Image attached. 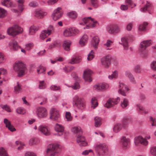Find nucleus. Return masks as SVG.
Instances as JSON below:
<instances>
[{"label":"nucleus","mask_w":156,"mask_h":156,"mask_svg":"<svg viewBox=\"0 0 156 156\" xmlns=\"http://www.w3.org/2000/svg\"><path fill=\"white\" fill-rule=\"evenodd\" d=\"M13 70L17 73V76L22 77L25 74L27 70L25 65L21 61H18L13 64Z\"/></svg>","instance_id":"obj_1"},{"label":"nucleus","mask_w":156,"mask_h":156,"mask_svg":"<svg viewBox=\"0 0 156 156\" xmlns=\"http://www.w3.org/2000/svg\"><path fill=\"white\" fill-rule=\"evenodd\" d=\"M23 29L18 25H14L8 28L7 30V33L9 36L15 37L16 35L22 33Z\"/></svg>","instance_id":"obj_2"},{"label":"nucleus","mask_w":156,"mask_h":156,"mask_svg":"<svg viewBox=\"0 0 156 156\" xmlns=\"http://www.w3.org/2000/svg\"><path fill=\"white\" fill-rule=\"evenodd\" d=\"M94 148L97 153L99 156L104 155L107 150V148L105 144L98 142L95 144Z\"/></svg>","instance_id":"obj_3"},{"label":"nucleus","mask_w":156,"mask_h":156,"mask_svg":"<svg viewBox=\"0 0 156 156\" xmlns=\"http://www.w3.org/2000/svg\"><path fill=\"white\" fill-rule=\"evenodd\" d=\"M151 44L150 40H145L141 42L140 45L139 52L141 56L145 57L147 55L146 48L147 47L150 46Z\"/></svg>","instance_id":"obj_4"},{"label":"nucleus","mask_w":156,"mask_h":156,"mask_svg":"<svg viewBox=\"0 0 156 156\" xmlns=\"http://www.w3.org/2000/svg\"><path fill=\"white\" fill-rule=\"evenodd\" d=\"M59 145L57 144L50 145L46 151L47 156H57Z\"/></svg>","instance_id":"obj_5"},{"label":"nucleus","mask_w":156,"mask_h":156,"mask_svg":"<svg viewBox=\"0 0 156 156\" xmlns=\"http://www.w3.org/2000/svg\"><path fill=\"white\" fill-rule=\"evenodd\" d=\"M79 30L75 27L67 28L63 31V34L65 37L74 36L79 33Z\"/></svg>","instance_id":"obj_6"},{"label":"nucleus","mask_w":156,"mask_h":156,"mask_svg":"<svg viewBox=\"0 0 156 156\" xmlns=\"http://www.w3.org/2000/svg\"><path fill=\"white\" fill-rule=\"evenodd\" d=\"M119 101L120 98L119 97L116 98H110L107 101L104 106L107 108H111L117 105Z\"/></svg>","instance_id":"obj_7"},{"label":"nucleus","mask_w":156,"mask_h":156,"mask_svg":"<svg viewBox=\"0 0 156 156\" xmlns=\"http://www.w3.org/2000/svg\"><path fill=\"white\" fill-rule=\"evenodd\" d=\"M150 138V136L145 137V138H143L141 136H139L135 137L134 138V143L136 145L139 143H140L142 145H146L148 143L146 140L149 139Z\"/></svg>","instance_id":"obj_8"},{"label":"nucleus","mask_w":156,"mask_h":156,"mask_svg":"<svg viewBox=\"0 0 156 156\" xmlns=\"http://www.w3.org/2000/svg\"><path fill=\"white\" fill-rule=\"evenodd\" d=\"M73 104L75 106L80 109H82L85 106L83 102L81 99L79 98L77 95L74 96L73 99Z\"/></svg>","instance_id":"obj_9"},{"label":"nucleus","mask_w":156,"mask_h":156,"mask_svg":"<svg viewBox=\"0 0 156 156\" xmlns=\"http://www.w3.org/2000/svg\"><path fill=\"white\" fill-rule=\"evenodd\" d=\"M63 12L62 8L58 7L54 11L51 15V17L55 21L60 18Z\"/></svg>","instance_id":"obj_10"},{"label":"nucleus","mask_w":156,"mask_h":156,"mask_svg":"<svg viewBox=\"0 0 156 156\" xmlns=\"http://www.w3.org/2000/svg\"><path fill=\"white\" fill-rule=\"evenodd\" d=\"M48 114L47 110L45 108L40 107L37 109V114L39 118H45L47 116Z\"/></svg>","instance_id":"obj_11"},{"label":"nucleus","mask_w":156,"mask_h":156,"mask_svg":"<svg viewBox=\"0 0 156 156\" xmlns=\"http://www.w3.org/2000/svg\"><path fill=\"white\" fill-rule=\"evenodd\" d=\"M8 47L12 51H17L21 48L16 41L13 40L10 41L8 44Z\"/></svg>","instance_id":"obj_12"},{"label":"nucleus","mask_w":156,"mask_h":156,"mask_svg":"<svg viewBox=\"0 0 156 156\" xmlns=\"http://www.w3.org/2000/svg\"><path fill=\"white\" fill-rule=\"evenodd\" d=\"M101 61L103 66L107 68L111 64V57L109 55L105 56L101 59Z\"/></svg>","instance_id":"obj_13"},{"label":"nucleus","mask_w":156,"mask_h":156,"mask_svg":"<svg viewBox=\"0 0 156 156\" xmlns=\"http://www.w3.org/2000/svg\"><path fill=\"white\" fill-rule=\"evenodd\" d=\"M50 119L53 120H58L60 117L59 112L55 108H52L50 111Z\"/></svg>","instance_id":"obj_14"},{"label":"nucleus","mask_w":156,"mask_h":156,"mask_svg":"<svg viewBox=\"0 0 156 156\" xmlns=\"http://www.w3.org/2000/svg\"><path fill=\"white\" fill-rule=\"evenodd\" d=\"M119 93L123 96H125L126 92L129 90L127 86L123 83L120 82L119 85Z\"/></svg>","instance_id":"obj_15"},{"label":"nucleus","mask_w":156,"mask_h":156,"mask_svg":"<svg viewBox=\"0 0 156 156\" xmlns=\"http://www.w3.org/2000/svg\"><path fill=\"white\" fill-rule=\"evenodd\" d=\"M92 73L91 71L89 69H87L84 71L83 78L85 81L88 82L92 81V80L91 77Z\"/></svg>","instance_id":"obj_16"},{"label":"nucleus","mask_w":156,"mask_h":156,"mask_svg":"<svg viewBox=\"0 0 156 156\" xmlns=\"http://www.w3.org/2000/svg\"><path fill=\"white\" fill-rule=\"evenodd\" d=\"M120 142L123 148H127L129 147L130 140L129 138L122 136L120 138Z\"/></svg>","instance_id":"obj_17"},{"label":"nucleus","mask_w":156,"mask_h":156,"mask_svg":"<svg viewBox=\"0 0 156 156\" xmlns=\"http://www.w3.org/2000/svg\"><path fill=\"white\" fill-rule=\"evenodd\" d=\"M38 129L41 134L45 136H48L50 134V130L46 126L43 125L40 126L38 128Z\"/></svg>","instance_id":"obj_18"},{"label":"nucleus","mask_w":156,"mask_h":156,"mask_svg":"<svg viewBox=\"0 0 156 156\" xmlns=\"http://www.w3.org/2000/svg\"><path fill=\"white\" fill-rule=\"evenodd\" d=\"M76 141L79 145L81 146H85L87 145V142L85 140L84 137L80 135L76 136Z\"/></svg>","instance_id":"obj_19"},{"label":"nucleus","mask_w":156,"mask_h":156,"mask_svg":"<svg viewBox=\"0 0 156 156\" xmlns=\"http://www.w3.org/2000/svg\"><path fill=\"white\" fill-rule=\"evenodd\" d=\"M107 31L110 34H117L120 31V28L117 25H114L111 27H108Z\"/></svg>","instance_id":"obj_20"},{"label":"nucleus","mask_w":156,"mask_h":156,"mask_svg":"<svg viewBox=\"0 0 156 156\" xmlns=\"http://www.w3.org/2000/svg\"><path fill=\"white\" fill-rule=\"evenodd\" d=\"M47 15L46 12L41 10L35 11V16L38 19H42Z\"/></svg>","instance_id":"obj_21"},{"label":"nucleus","mask_w":156,"mask_h":156,"mask_svg":"<svg viewBox=\"0 0 156 156\" xmlns=\"http://www.w3.org/2000/svg\"><path fill=\"white\" fill-rule=\"evenodd\" d=\"M4 123L5 124V126L11 132H14L16 130V129L12 126L10 121L7 119H5L4 120Z\"/></svg>","instance_id":"obj_22"},{"label":"nucleus","mask_w":156,"mask_h":156,"mask_svg":"<svg viewBox=\"0 0 156 156\" xmlns=\"http://www.w3.org/2000/svg\"><path fill=\"white\" fill-rule=\"evenodd\" d=\"M88 40V37L87 34H84L80 38L79 43L81 46L85 45L87 43Z\"/></svg>","instance_id":"obj_23"},{"label":"nucleus","mask_w":156,"mask_h":156,"mask_svg":"<svg viewBox=\"0 0 156 156\" xmlns=\"http://www.w3.org/2000/svg\"><path fill=\"white\" fill-rule=\"evenodd\" d=\"M127 123H126V124H122L120 123H117L115 124L113 128V131L115 133H118L119 132L123 127H125L126 125H127Z\"/></svg>","instance_id":"obj_24"},{"label":"nucleus","mask_w":156,"mask_h":156,"mask_svg":"<svg viewBox=\"0 0 156 156\" xmlns=\"http://www.w3.org/2000/svg\"><path fill=\"white\" fill-rule=\"evenodd\" d=\"M71 131L76 136L82 134V131L80 127L79 126H75L72 127L71 129Z\"/></svg>","instance_id":"obj_25"},{"label":"nucleus","mask_w":156,"mask_h":156,"mask_svg":"<svg viewBox=\"0 0 156 156\" xmlns=\"http://www.w3.org/2000/svg\"><path fill=\"white\" fill-rule=\"evenodd\" d=\"M51 32V30H43L40 34V38L44 40L50 34Z\"/></svg>","instance_id":"obj_26"},{"label":"nucleus","mask_w":156,"mask_h":156,"mask_svg":"<svg viewBox=\"0 0 156 156\" xmlns=\"http://www.w3.org/2000/svg\"><path fill=\"white\" fill-rule=\"evenodd\" d=\"M99 41V39L98 36H95L92 38V44L94 48H98Z\"/></svg>","instance_id":"obj_27"},{"label":"nucleus","mask_w":156,"mask_h":156,"mask_svg":"<svg viewBox=\"0 0 156 156\" xmlns=\"http://www.w3.org/2000/svg\"><path fill=\"white\" fill-rule=\"evenodd\" d=\"M81 61V57L79 56H73L69 61V63L71 64H74L79 63Z\"/></svg>","instance_id":"obj_28"},{"label":"nucleus","mask_w":156,"mask_h":156,"mask_svg":"<svg viewBox=\"0 0 156 156\" xmlns=\"http://www.w3.org/2000/svg\"><path fill=\"white\" fill-rule=\"evenodd\" d=\"M121 43H119L122 45L124 47V49L127 50L128 49V40L127 38L125 37H123L121 38Z\"/></svg>","instance_id":"obj_29"},{"label":"nucleus","mask_w":156,"mask_h":156,"mask_svg":"<svg viewBox=\"0 0 156 156\" xmlns=\"http://www.w3.org/2000/svg\"><path fill=\"white\" fill-rule=\"evenodd\" d=\"M54 128L56 131L61 133L62 135V134L64 129V127L62 125L56 123L55 126Z\"/></svg>","instance_id":"obj_30"},{"label":"nucleus","mask_w":156,"mask_h":156,"mask_svg":"<svg viewBox=\"0 0 156 156\" xmlns=\"http://www.w3.org/2000/svg\"><path fill=\"white\" fill-rule=\"evenodd\" d=\"M144 6L140 9V11L143 12H145L147 10H148L151 7V2L147 1Z\"/></svg>","instance_id":"obj_31"},{"label":"nucleus","mask_w":156,"mask_h":156,"mask_svg":"<svg viewBox=\"0 0 156 156\" xmlns=\"http://www.w3.org/2000/svg\"><path fill=\"white\" fill-rule=\"evenodd\" d=\"M97 24L98 22L96 20H94L93 18L92 20V22H90V24L87 25L85 27L83 28V29H89L93 28L95 27Z\"/></svg>","instance_id":"obj_32"},{"label":"nucleus","mask_w":156,"mask_h":156,"mask_svg":"<svg viewBox=\"0 0 156 156\" xmlns=\"http://www.w3.org/2000/svg\"><path fill=\"white\" fill-rule=\"evenodd\" d=\"M137 109L139 110V112L141 114H147L149 112V110L144 108V107L140 105H137Z\"/></svg>","instance_id":"obj_33"},{"label":"nucleus","mask_w":156,"mask_h":156,"mask_svg":"<svg viewBox=\"0 0 156 156\" xmlns=\"http://www.w3.org/2000/svg\"><path fill=\"white\" fill-rule=\"evenodd\" d=\"M71 44L69 40H66L64 41L63 45V47L65 50L69 51L70 50V45Z\"/></svg>","instance_id":"obj_34"},{"label":"nucleus","mask_w":156,"mask_h":156,"mask_svg":"<svg viewBox=\"0 0 156 156\" xmlns=\"http://www.w3.org/2000/svg\"><path fill=\"white\" fill-rule=\"evenodd\" d=\"M67 16L72 19H76L77 16V14L75 11H71L68 12L67 14Z\"/></svg>","instance_id":"obj_35"},{"label":"nucleus","mask_w":156,"mask_h":156,"mask_svg":"<svg viewBox=\"0 0 156 156\" xmlns=\"http://www.w3.org/2000/svg\"><path fill=\"white\" fill-rule=\"evenodd\" d=\"M2 4L7 7H10L12 5V2L11 0H1Z\"/></svg>","instance_id":"obj_36"},{"label":"nucleus","mask_w":156,"mask_h":156,"mask_svg":"<svg viewBox=\"0 0 156 156\" xmlns=\"http://www.w3.org/2000/svg\"><path fill=\"white\" fill-rule=\"evenodd\" d=\"M126 76L128 77L130 81L133 83H135V80L133 75L129 71H126L125 72Z\"/></svg>","instance_id":"obj_37"},{"label":"nucleus","mask_w":156,"mask_h":156,"mask_svg":"<svg viewBox=\"0 0 156 156\" xmlns=\"http://www.w3.org/2000/svg\"><path fill=\"white\" fill-rule=\"evenodd\" d=\"M38 28L36 26L32 25L31 26L29 30V34L31 35H34L38 30Z\"/></svg>","instance_id":"obj_38"},{"label":"nucleus","mask_w":156,"mask_h":156,"mask_svg":"<svg viewBox=\"0 0 156 156\" xmlns=\"http://www.w3.org/2000/svg\"><path fill=\"white\" fill-rule=\"evenodd\" d=\"M91 108L93 109H94L98 105V103L96 98L95 97H93L92 98L91 101Z\"/></svg>","instance_id":"obj_39"},{"label":"nucleus","mask_w":156,"mask_h":156,"mask_svg":"<svg viewBox=\"0 0 156 156\" xmlns=\"http://www.w3.org/2000/svg\"><path fill=\"white\" fill-rule=\"evenodd\" d=\"M118 76V72L117 70H115L112 73L108 76V78L109 79L112 80L113 79H117Z\"/></svg>","instance_id":"obj_40"},{"label":"nucleus","mask_w":156,"mask_h":156,"mask_svg":"<svg viewBox=\"0 0 156 156\" xmlns=\"http://www.w3.org/2000/svg\"><path fill=\"white\" fill-rule=\"evenodd\" d=\"M22 90L20 85L18 82L17 83V84L14 87V92L16 94L21 93Z\"/></svg>","instance_id":"obj_41"},{"label":"nucleus","mask_w":156,"mask_h":156,"mask_svg":"<svg viewBox=\"0 0 156 156\" xmlns=\"http://www.w3.org/2000/svg\"><path fill=\"white\" fill-rule=\"evenodd\" d=\"M95 126L96 127H99L101 124V118L96 117L94 119Z\"/></svg>","instance_id":"obj_42"},{"label":"nucleus","mask_w":156,"mask_h":156,"mask_svg":"<svg viewBox=\"0 0 156 156\" xmlns=\"http://www.w3.org/2000/svg\"><path fill=\"white\" fill-rule=\"evenodd\" d=\"M129 104V102L128 100L126 98H124L123 101L121 103V107L122 108H125L127 107Z\"/></svg>","instance_id":"obj_43"},{"label":"nucleus","mask_w":156,"mask_h":156,"mask_svg":"<svg viewBox=\"0 0 156 156\" xmlns=\"http://www.w3.org/2000/svg\"><path fill=\"white\" fill-rule=\"evenodd\" d=\"M7 14V11L4 9L0 7V18H4Z\"/></svg>","instance_id":"obj_44"},{"label":"nucleus","mask_w":156,"mask_h":156,"mask_svg":"<svg viewBox=\"0 0 156 156\" xmlns=\"http://www.w3.org/2000/svg\"><path fill=\"white\" fill-rule=\"evenodd\" d=\"M101 91L105 90L108 89L109 87V85L106 83H100Z\"/></svg>","instance_id":"obj_45"},{"label":"nucleus","mask_w":156,"mask_h":156,"mask_svg":"<svg viewBox=\"0 0 156 156\" xmlns=\"http://www.w3.org/2000/svg\"><path fill=\"white\" fill-rule=\"evenodd\" d=\"M0 156H8L6 150L2 147L0 148Z\"/></svg>","instance_id":"obj_46"},{"label":"nucleus","mask_w":156,"mask_h":156,"mask_svg":"<svg viewBox=\"0 0 156 156\" xmlns=\"http://www.w3.org/2000/svg\"><path fill=\"white\" fill-rule=\"evenodd\" d=\"M39 142V140L36 138H31L29 141V143L30 144L33 145L34 144H36Z\"/></svg>","instance_id":"obj_47"},{"label":"nucleus","mask_w":156,"mask_h":156,"mask_svg":"<svg viewBox=\"0 0 156 156\" xmlns=\"http://www.w3.org/2000/svg\"><path fill=\"white\" fill-rule=\"evenodd\" d=\"M92 19L93 18L90 17H85L82 19V20L84 23H88L89 24L90 22H92Z\"/></svg>","instance_id":"obj_48"},{"label":"nucleus","mask_w":156,"mask_h":156,"mask_svg":"<svg viewBox=\"0 0 156 156\" xmlns=\"http://www.w3.org/2000/svg\"><path fill=\"white\" fill-rule=\"evenodd\" d=\"M148 23L147 22H144L142 24L140 25L139 27V30L140 31H144L146 29V26Z\"/></svg>","instance_id":"obj_49"},{"label":"nucleus","mask_w":156,"mask_h":156,"mask_svg":"<svg viewBox=\"0 0 156 156\" xmlns=\"http://www.w3.org/2000/svg\"><path fill=\"white\" fill-rule=\"evenodd\" d=\"M39 88L40 89H44L46 88V84L44 81H39Z\"/></svg>","instance_id":"obj_50"},{"label":"nucleus","mask_w":156,"mask_h":156,"mask_svg":"<svg viewBox=\"0 0 156 156\" xmlns=\"http://www.w3.org/2000/svg\"><path fill=\"white\" fill-rule=\"evenodd\" d=\"M45 71V68L43 66H40L37 69V73L38 74L44 73Z\"/></svg>","instance_id":"obj_51"},{"label":"nucleus","mask_w":156,"mask_h":156,"mask_svg":"<svg viewBox=\"0 0 156 156\" xmlns=\"http://www.w3.org/2000/svg\"><path fill=\"white\" fill-rule=\"evenodd\" d=\"M16 112L18 114L23 115L26 113V110L24 108L20 107L17 109Z\"/></svg>","instance_id":"obj_52"},{"label":"nucleus","mask_w":156,"mask_h":156,"mask_svg":"<svg viewBox=\"0 0 156 156\" xmlns=\"http://www.w3.org/2000/svg\"><path fill=\"white\" fill-rule=\"evenodd\" d=\"M91 3L93 6L95 8L98 7L99 6V3L98 0H90Z\"/></svg>","instance_id":"obj_53"},{"label":"nucleus","mask_w":156,"mask_h":156,"mask_svg":"<svg viewBox=\"0 0 156 156\" xmlns=\"http://www.w3.org/2000/svg\"><path fill=\"white\" fill-rule=\"evenodd\" d=\"M149 120L152 126H156V119L151 116L149 117Z\"/></svg>","instance_id":"obj_54"},{"label":"nucleus","mask_w":156,"mask_h":156,"mask_svg":"<svg viewBox=\"0 0 156 156\" xmlns=\"http://www.w3.org/2000/svg\"><path fill=\"white\" fill-rule=\"evenodd\" d=\"M69 87H72L74 90L78 89L80 88V86L79 83L78 82H75L73 85L72 86H67Z\"/></svg>","instance_id":"obj_55"},{"label":"nucleus","mask_w":156,"mask_h":156,"mask_svg":"<svg viewBox=\"0 0 156 156\" xmlns=\"http://www.w3.org/2000/svg\"><path fill=\"white\" fill-rule=\"evenodd\" d=\"M94 57V52L93 50H91L88 55L87 59L88 61L91 60Z\"/></svg>","instance_id":"obj_56"},{"label":"nucleus","mask_w":156,"mask_h":156,"mask_svg":"<svg viewBox=\"0 0 156 156\" xmlns=\"http://www.w3.org/2000/svg\"><path fill=\"white\" fill-rule=\"evenodd\" d=\"M126 2L132 8L136 6V4L134 3L132 0H126Z\"/></svg>","instance_id":"obj_57"},{"label":"nucleus","mask_w":156,"mask_h":156,"mask_svg":"<svg viewBox=\"0 0 156 156\" xmlns=\"http://www.w3.org/2000/svg\"><path fill=\"white\" fill-rule=\"evenodd\" d=\"M100 87V83H98L93 86V89L97 91H101Z\"/></svg>","instance_id":"obj_58"},{"label":"nucleus","mask_w":156,"mask_h":156,"mask_svg":"<svg viewBox=\"0 0 156 156\" xmlns=\"http://www.w3.org/2000/svg\"><path fill=\"white\" fill-rule=\"evenodd\" d=\"M66 118L68 121H70L72 120V117L69 112H66Z\"/></svg>","instance_id":"obj_59"},{"label":"nucleus","mask_w":156,"mask_h":156,"mask_svg":"<svg viewBox=\"0 0 156 156\" xmlns=\"http://www.w3.org/2000/svg\"><path fill=\"white\" fill-rule=\"evenodd\" d=\"M58 44V42L56 41H55L49 45L48 48L49 49L53 48L57 46Z\"/></svg>","instance_id":"obj_60"},{"label":"nucleus","mask_w":156,"mask_h":156,"mask_svg":"<svg viewBox=\"0 0 156 156\" xmlns=\"http://www.w3.org/2000/svg\"><path fill=\"white\" fill-rule=\"evenodd\" d=\"M33 46V43L27 44L25 45V49L27 50H30Z\"/></svg>","instance_id":"obj_61"},{"label":"nucleus","mask_w":156,"mask_h":156,"mask_svg":"<svg viewBox=\"0 0 156 156\" xmlns=\"http://www.w3.org/2000/svg\"><path fill=\"white\" fill-rule=\"evenodd\" d=\"M120 9L124 11L127 10L128 9V6L127 5L122 4L120 6Z\"/></svg>","instance_id":"obj_62"},{"label":"nucleus","mask_w":156,"mask_h":156,"mask_svg":"<svg viewBox=\"0 0 156 156\" xmlns=\"http://www.w3.org/2000/svg\"><path fill=\"white\" fill-rule=\"evenodd\" d=\"M150 66L152 70L156 71V61L152 62Z\"/></svg>","instance_id":"obj_63"},{"label":"nucleus","mask_w":156,"mask_h":156,"mask_svg":"<svg viewBox=\"0 0 156 156\" xmlns=\"http://www.w3.org/2000/svg\"><path fill=\"white\" fill-rule=\"evenodd\" d=\"M151 152L152 154L156 156V146L153 147L151 148Z\"/></svg>","instance_id":"obj_64"}]
</instances>
